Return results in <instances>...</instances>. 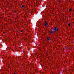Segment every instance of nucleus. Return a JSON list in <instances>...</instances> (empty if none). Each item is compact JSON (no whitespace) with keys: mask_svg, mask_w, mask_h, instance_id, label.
Here are the masks:
<instances>
[{"mask_svg":"<svg viewBox=\"0 0 74 74\" xmlns=\"http://www.w3.org/2000/svg\"><path fill=\"white\" fill-rule=\"evenodd\" d=\"M22 7H24V6L23 5H22Z\"/></svg>","mask_w":74,"mask_h":74,"instance_id":"nucleus-7","label":"nucleus"},{"mask_svg":"<svg viewBox=\"0 0 74 74\" xmlns=\"http://www.w3.org/2000/svg\"><path fill=\"white\" fill-rule=\"evenodd\" d=\"M50 38L49 37L47 38V40H48V41H49V40H50Z\"/></svg>","mask_w":74,"mask_h":74,"instance_id":"nucleus-2","label":"nucleus"},{"mask_svg":"<svg viewBox=\"0 0 74 74\" xmlns=\"http://www.w3.org/2000/svg\"><path fill=\"white\" fill-rule=\"evenodd\" d=\"M14 74H15V73H14Z\"/></svg>","mask_w":74,"mask_h":74,"instance_id":"nucleus-11","label":"nucleus"},{"mask_svg":"<svg viewBox=\"0 0 74 74\" xmlns=\"http://www.w3.org/2000/svg\"><path fill=\"white\" fill-rule=\"evenodd\" d=\"M69 10L70 11H71V9H69Z\"/></svg>","mask_w":74,"mask_h":74,"instance_id":"nucleus-6","label":"nucleus"},{"mask_svg":"<svg viewBox=\"0 0 74 74\" xmlns=\"http://www.w3.org/2000/svg\"><path fill=\"white\" fill-rule=\"evenodd\" d=\"M54 31H55L56 32H58V27H56L54 28Z\"/></svg>","mask_w":74,"mask_h":74,"instance_id":"nucleus-1","label":"nucleus"},{"mask_svg":"<svg viewBox=\"0 0 74 74\" xmlns=\"http://www.w3.org/2000/svg\"><path fill=\"white\" fill-rule=\"evenodd\" d=\"M50 33H53V31H51L50 32Z\"/></svg>","mask_w":74,"mask_h":74,"instance_id":"nucleus-4","label":"nucleus"},{"mask_svg":"<svg viewBox=\"0 0 74 74\" xmlns=\"http://www.w3.org/2000/svg\"><path fill=\"white\" fill-rule=\"evenodd\" d=\"M48 25V24L47 23H45V25L47 26Z\"/></svg>","mask_w":74,"mask_h":74,"instance_id":"nucleus-3","label":"nucleus"},{"mask_svg":"<svg viewBox=\"0 0 74 74\" xmlns=\"http://www.w3.org/2000/svg\"><path fill=\"white\" fill-rule=\"evenodd\" d=\"M22 32H23L22 31H21Z\"/></svg>","mask_w":74,"mask_h":74,"instance_id":"nucleus-10","label":"nucleus"},{"mask_svg":"<svg viewBox=\"0 0 74 74\" xmlns=\"http://www.w3.org/2000/svg\"><path fill=\"white\" fill-rule=\"evenodd\" d=\"M58 2H60V1H59Z\"/></svg>","mask_w":74,"mask_h":74,"instance_id":"nucleus-8","label":"nucleus"},{"mask_svg":"<svg viewBox=\"0 0 74 74\" xmlns=\"http://www.w3.org/2000/svg\"><path fill=\"white\" fill-rule=\"evenodd\" d=\"M70 23H69L68 24V26H70Z\"/></svg>","mask_w":74,"mask_h":74,"instance_id":"nucleus-5","label":"nucleus"},{"mask_svg":"<svg viewBox=\"0 0 74 74\" xmlns=\"http://www.w3.org/2000/svg\"><path fill=\"white\" fill-rule=\"evenodd\" d=\"M36 2H37V1H36Z\"/></svg>","mask_w":74,"mask_h":74,"instance_id":"nucleus-9","label":"nucleus"}]
</instances>
